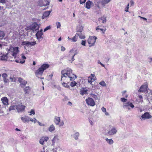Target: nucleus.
Returning a JSON list of instances; mask_svg holds the SVG:
<instances>
[{"label": "nucleus", "instance_id": "f257e3e1", "mask_svg": "<svg viewBox=\"0 0 152 152\" xmlns=\"http://www.w3.org/2000/svg\"><path fill=\"white\" fill-rule=\"evenodd\" d=\"M61 81L65 82L66 80L73 81L77 78L76 76L72 73V70L69 68H67L62 70Z\"/></svg>", "mask_w": 152, "mask_h": 152}, {"label": "nucleus", "instance_id": "f03ea898", "mask_svg": "<svg viewBox=\"0 0 152 152\" xmlns=\"http://www.w3.org/2000/svg\"><path fill=\"white\" fill-rule=\"evenodd\" d=\"M49 65L48 64H44L37 70L35 72L36 76L39 78H40L45 70L48 68Z\"/></svg>", "mask_w": 152, "mask_h": 152}, {"label": "nucleus", "instance_id": "7ed1b4c3", "mask_svg": "<svg viewBox=\"0 0 152 152\" xmlns=\"http://www.w3.org/2000/svg\"><path fill=\"white\" fill-rule=\"evenodd\" d=\"M9 51L12 53V56L15 59L17 57V55L19 52V48L18 47H12L9 50Z\"/></svg>", "mask_w": 152, "mask_h": 152}, {"label": "nucleus", "instance_id": "20e7f679", "mask_svg": "<svg viewBox=\"0 0 152 152\" xmlns=\"http://www.w3.org/2000/svg\"><path fill=\"white\" fill-rule=\"evenodd\" d=\"M97 39V37L95 36H90L88 39V42L89 45V47H91L94 45L95 42Z\"/></svg>", "mask_w": 152, "mask_h": 152}, {"label": "nucleus", "instance_id": "39448f33", "mask_svg": "<svg viewBox=\"0 0 152 152\" xmlns=\"http://www.w3.org/2000/svg\"><path fill=\"white\" fill-rule=\"evenodd\" d=\"M53 121L56 125H58L59 126H63L64 124V122L63 121H61V122L60 117L55 116L54 117Z\"/></svg>", "mask_w": 152, "mask_h": 152}, {"label": "nucleus", "instance_id": "423d86ee", "mask_svg": "<svg viewBox=\"0 0 152 152\" xmlns=\"http://www.w3.org/2000/svg\"><path fill=\"white\" fill-rule=\"evenodd\" d=\"M73 50H72L70 51V53L67 56V59L70 61H74L75 59L74 58V56L76 55L77 53L75 52L74 54L72 53Z\"/></svg>", "mask_w": 152, "mask_h": 152}, {"label": "nucleus", "instance_id": "0eeeda50", "mask_svg": "<svg viewBox=\"0 0 152 152\" xmlns=\"http://www.w3.org/2000/svg\"><path fill=\"white\" fill-rule=\"evenodd\" d=\"M37 39L39 40L40 39H42L43 38V33L42 32V29H41L40 31H38L35 35Z\"/></svg>", "mask_w": 152, "mask_h": 152}, {"label": "nucleus", "instance_id": "6e6552de", "mask_svg": "<svg viewBox=\"0 0 152 152\" xmlns=\"http://www.w3.org/2000/svg\"><path fill=\"white\" fill-rule=\"evenodd\" d=\"M39 27V25H38L37 23L34 22L29 27L30 29L34 30L35 29V31L38 30Z\"/></svg>", "mask_w": 152, "mask_h": 152}, {"label": "nucleus", "instance_id": "1a4fd4ad", "mask_svg": "<svg viewBox=\"0 0 152 152\" xmlns=\"http://www.w3.org/2000/svg\"><path fill=\"white\" fill-rule=\"evenodd\" d=\"M49 3L50 2L47 0H39V5L41 7L47 6Z\"/></svg>", "mask_w": 152, "mask_h": 152}, {"label": "nucleus", "instance_id": "9d476101", "mask_svg": "<svg viewBox=\"0 0 152 152\" xmlns=\"http://www.w3.org/2000/svg\"><path fill=\"white\" fill-rule=\"evenodd\" d=\"M151 117V115L148 112H146L143 114L140 118L142 120L149 119Z\"/></svg>", "mask_w": 152, "mask_h": 152}, {"label": "nucleus", "instance_id": "9b49d317", "mask_svg": "<svg viewBox=\"0 0 152 152\" xmlns=\"http://www.w3.org/2000/svg\"><path fill=\"white\" fill-rule=\"evenodd\" d=\"M117 131L116 128L115 127H113L111 129L108 131V134L109 135H113L116 134Z\"/></svg>", "mask_w": 152, "mask_h": 152}, {"label": "nucleus", "instance_id": "f8f14e48", "mask_svg": "<svg viewBox=\"0 0 152 152\" xmlns=\"http://www.w3.org/2000/svg\"><path fill=\"white\" fill-rule=\"evenodd\" d=\"M148 88V85L145 84L141 86L140 88L138 90L139 92H145L146 91Z\"/></svg>", "mask_w": 152, "mask_h": 152}, {"label": "nucleus", "instance_id": "ddd939ff", "mask_svg": "<svg viewBox=\"0 0 152 152\" xmlns=\"http://www.w3.org/2000/svg\"><path fill=\"white\" fill-rule=\"evenodd\" d=\"M25 107L24 105H16V109L17 110L18 112H23Z\"/></svg>", "mask_w": 152, "mask_h": 152}, {"label": "nucleus", "instance_id": "4468645a", "mask_svg": "<svg viewBox=\"0 0 152 152\" xmlns=\"http://www.w3.org/2000/svg\"><path fill=\"white\" fill-rule=\"evenodd\" d=\"M49 137L47 136H44L42 137L39 140V143L41 145H43L45 142H46L48 140Z\"/></svg>", "mask_w": 152, "mask_h": 152}, {"label": "nucleus", "instance_id": "2eb2a0df", "mask_svg": "<svg viewBox=\"0 0 152 152\" xmlns=\"http://www.w3.org/2000/svg\"><path fill=\"white\" fill-rule=\"evenodd\" d=\"M18 81L20 83V86L22 87H24L27 83V82L20 77L18 79Z\"/></svg>", "mask_w": 152, "mask_h": 152}, {"label": "nucleus", "instance_id": "dca6fc26", "mask_svg": "<svg viewBox=\"0 0 152 152\" xmlns=\"http://www.w3.org/2000/svg\"><path fill=\"white\" fill-rule=\"evenodd\" d=\"M94 6V3L91 1L88 0L86 3V7L87 9H90L91 6Z\"/></svg>", "mask_w": 152, "mask_h": 152}, {"label": "nucleus", "instance_id": "f3484780", "mask_svg": "<svg viewBox=\"0 0 152 152\" xmlns=\"http://www.w3.org/2000/svg\"><path fill=\"white\" fill-rule=\"evenodd\" d=\"M86 101L87 104H95L94 101L91 98H88Z\"/></svg>", "mask_w": 152, "mask_h": 152}, {"label": "nucleus", "instance_id": "a211bd4d", "mask_svg": "<svg viewBox=\"0 0 152 152\" xmlns=\"http://www.w3.org/2000/svg\"><path fill=\"white\" fill-rule=\"evenodd\" d=\"M21 119L23 123L28 122L30 121V117L28 116H25L24 117H21Z\"/></svg>", "mask_w": 152, "mask_h": 152}, {"label": "nucleus", "instance_id": "6ab92c4d", "mask_svg": "<svg viewBox=\"0 0 152 152\" xmlns=\"http://www.w3.org/2000/svg\"><path fill=\"white\" fill-rule=\"evenodd\" d=\"M146 91V95L148 97V99H150L149 97H152V91L149 89H147Z\"/></svg>", "mask_w": 152, "mask_h": 152}, {"label": "nucleus", "instance_id": "aec40b11", "mask_svg": "<svg viewBox=\"0 0 152 152\" xmlns=\"http://www.w3.org/2000/svg\"><path fill=\"white\" fill-rule=\"evenodd\" d=\"M58 140V136H54L52 140V145H54L56 142H57Z\"/></svg>", "mask_w": 152, "mask_h": 152}, {"label": "nucleus", "instance_id": "412c9836", "mask_svg": "<svg viewBox=\"0 0 152 152\" xmlns=\"http://www.w3.org/2000/svg\"><path fill=\"white\" fill-rule=\"evenodd\" d=\"M98 21L100 22H101V21H102V23H105L107 21L106 17L105 15H104L101 18H99Z\"/></svg>", "mask_w": 152, "mask_h": 152}, {"label": "nucleus", "instance_id": "4be33fe9", "mask_svg": "<svg viewBox=\"0 0 152 152\" xmlns=\"http://www.w3.org/2000/svg\"><path fill=\"white\" fill-rule=\"evenodd\" d=\"M134 107V105H124L123 106L124 108L127 111L130 110L131 108H132Z\"/></svg>", "mask_w": 152, "mask_h": 152}, {"label": "nucleus", "instance_id": "5701e85b", "mask_svg": "<svg viewBox=\"0 0 152 152\" xmlns=\"http://www.w3.org/2000/svg\"><path fill=\"white\" fill-rule=\"evenodd\" d=\"M1 100L3 103V104H8V99L6 97H2L1 99Z\"/></svg>", "mask_w": 152, "mask_h": 152}, {"label": "nucleus", "instance_id": "b1692460", "mask_svg": "<svg viewBox=\"0 0 152 152\" xmlns=\"http://www.w3.org/2000/svg\"><path fill=\"white\" fill-rule=\"evenodd\" d=\"M111 0H101L100 1V3L103 7H104L105 6L106 4L109 3Z\"/></svg>", "mask_w": 152, "mask_h": 152}, {"label": "nucleus", "instance_id": "393cba45", "mask_svg": "<svg viewBox=\"0 0 152 152\" xmlns=\"http://www.w3.org/2000/svg\"><path fill=\"white\" fill-rule=\"evenodd\" d=\"M137 108V110L140 113L142 112V111L144 110L145 108L143 106L139 105L138 106L136 107Z\"/></svg>", "mask_w": 152, "mask_h": 152}, {"label": "nucleus", "instance_id": "a878e982", "mask_svg": "<svg viewBox=\"0 0 152 152\" xmlns=\"http://www.w3.org/2000/svg\"><path fill=\"white\" fill-rule=\"evenodd\" d=\"M50 11H46L44 13L42 17V19H44L46 17H48L50 14L51 12Z\"/></svg>", "mask_w": 152, "mask_h": 152}, {"label": "nucleus", "instance_id": "bb28decb", "mask_svg": "<svg viewBox=\"0 0 152 152\" xmlns=\"http://www.w3.org/2000/svg\"><path fill=\"white\" fill-rule=\"evenodd\" d=\"M87 90L86 88H82L80 90V94L81 95H83L87 94Z\"/></svg>", "mask_w": 152, "mask_h": 152}, {"label": "nucleus", "instance_id": "cd10ccee", "mask_svg": "<svg viewBox=\"0 0 152 152\" xmlns=\"http://www.w3.org/2000/svg\"><path fill=\"white\" fill-rule=\"evenodd\" d=\"M80 136V134L78 132L75 133L73 135V137L75 140H78Z\"/></svg>", "mask_w": 152, "mask_h": 152}, {"label": "nucleus", "instance_id": "c85d7f7f", "mask_svg": "<svg viewBox=\"0 0 152 152\" xmlns=\"http://www.w3.org/2000/svg\"><path fill=\"white\" fill-rule=\"evenodd\" d=\"M137 102L138 103L142 104L143 102V98L141 95H139L138 96V98L137 99Z\"/></svg>", "mask_w": 152, "mask_h": 152}, {"label": "nucleus", "instance_id": "c756f323", "mask_svg": "<svg viewBox=\"0 0 152 152\" xmlns=\"http://www.w3.org/2000/svg\"><path fill=\"white\" fill-rule=\"evenodd\" d=\"M24 90L25 94H28L30 91V88L29 86L26 87L24 88Z\"/></svg>", "mask_w": 152, "mask_h": 152}, {"label": "nucleus", "instance_id": "7c9ffc66", "mask_svg": "<svg viewBox=\"0 0 152 152\" xmlns=\"http://www.w3.org/2000/svg\"><path fill=\"white\" fill-rule=\"evenodd\" d=\"M5 34L3 31L0 30V40H2L5 37Z\"/></svg>", "mask_w": 152, "mask_h": 152}, {"label": "nucleus", "instance_id": "2f4dec72", "mask_svg": "<svg viewBox=\"0 0 152 152\" xmlns=\"http://www.w3.org/2000/svg\"><path fill=\"white\" fill-rule=\"evenodd\" d=\"M76 34L79 36V38L81 39H84L85 38V36L81 33H77Z\"/></svg>", "mask_w": 152, "mask_h": 152}, {"label": "nucleus", "instance_id": "473e14b6", "mask_svg": "<svg viewBox=\"0 0 152 152\" xmlns=\"http://www.w3.org/2000/svg\"><path fill=\"white\" fill-rule=\"evenodd\" d=\"M55 129V127L53 124L51 125L48 128V130L50 132H53Z\"/></svg>", "mask_w": 152, "mask_h": 152}, {"label": "nucleus", "instance_id": "72a5a7b5", "mask_svg": "<svg viewBox=\"0 0 152 152\" xmlns=\"http://www.w3.org/2000/svg\"><path fill=\"white\" fill-rule=\"evenodd\" d=\"M106 141L110 145H112L113 144L114 142L113 140L111 139H109L108 138H106L105 139Z\"/></svg>", "mask_w": 152, "mask_h": 152}, {"label": "nucleus", "instance_id": "f704fd0d", "mask_svg": "<svg viewBox=\"0 0 152 152\" xmlns=\"http://www.w3.org/2000/svg\"><path fill=\"white\" fill-rule=\"evenodd\" d=\"M88 83L92 85V82L94 81L95 80L94 78H91V77H88Z\"/></svg>", "mask_w": 152, "mask_h": 152}, {"label": "nucleus", "instance_id": "c9c22d12", "mask_svg": "<svg viewBox=\"0 0 152 152\" xmlns=\"http://www.w3.org/2000/svg\"><path fill=\"white\" fill-rule=\"evenodd\" d=\"M103 112L105 113V114L107 116L109 115V114L107 112H106V109L104 107H102L101 108Z\"/></svg>", "mask_w": 152, "mask_h": 152}, {"label": "nucleus", "instance_id": "e433bc0d", "mask_svg": "<svg viewBox=\"0 0 152 152\" xmlns=\"http://www.w3.org/2000/svg\"><path fill=\"white\" fill-rule=\"evenodd\" d=\"M83 28L82 26L77 27V32L81 33L83 31Z\"/></svg>", "mask_w": 152, "mask_h": 152}, {"label": "nucleus", "instance_id": "4c0bfd02", "mask_svg": "<svg viewBox=\"0 0 152 152\" xmlns=\"http://www.w3.org/2000/svg\"><path fill=\"white\" fill-rule=\"evenodd\" d=\"M60 148L59 146L57 147H55L51 151V152H58V151H60Z\"/></svg>", "mask_w": 152, "mask_h": 152}, {"label": "nucleus", "instance_id": "58836bf2", "mask_svg": "<svg viewBox=\"0 0 152 152\" xmlns=\"http://www.w3.org/2000/svg\"><path fill=\"white\" fill-rule=\"evenodd\" d=\"M77 38L78 36L76 34L72 39L71 40L72 42H76L77 40Z\"/></svg>", "mask_w": 152, "mask_h": 152}, {"label": "nucleus", "instance_id": "ea45409f", "mask_svg": "<svg viewBox=\"0 0 152 152\" xmlns=\"http://www.w3.org/2000/svg\"><path fill=\"white\" fill-rule=\"evenodd\" d=\"M30 42L28 41H23L22 43V45H26L29 46Z\"/></svg>", "mask_w": 152, "mask_h": 152}, {"label": "nucleus", "instance_id": "a19ab883", "mask_svg": "<svg viewBox=\"0 0 152 152\" xmlns=\"http://www.w3.org/2000/svg\"><path fill=\"white\" fill-rule=\"evenodd\" d=\"M66 81H65V82H63L62 83V85L64 87L66 88H69V86L68 85L67 83H66Z\"/></svg>", "mask_w": 152, "mask_h": 152}, {"label": "nucleus", "instance_id": "79ce46f5", "mask_svg": "<svg viewBox=\"0 0 152 152\" xmlns=\"http://www.w3.org/2000/svg\"><path fill=\"white\" fill-rule=\"evenodd\" d=\"M99 84L102 87H105L106 86V84L104 81H102L100 82Z\"/></svg>", "mask_w": 152, "mask_h": 152}, {"label": "nucleus", "instance_id": "37998d69", "mask_svg": "<svg viewBox=\"0 0 152 152\" xmlns=\"http://www.w3.org/2000/svg\"><path fill=\"white\" fill-rule=\"evenodd\" d=\"M15 61L16 62H17V63H19L21 64L24 63L25 62V60L22 61H21L20 60V59H16L15 60Z\"/></svg>", "mask_w": 152, "mask_h": 152}, {"label": "nucleus", "instance_id": "c03bdc74", "mask_svg": "<svg viewBox=\"0 0 152 152\" xmlns=\"http://www.w3.org/2000/svg\"><path fill=\"white\" fill-rule=\"evenodd\" d=\"M16 109V105H13L11 106L9 108V111H11L12 110H15Z\"/></svg>", "mask_w": 152, "mask_h": 152}, {"label": "nucleus", "instance_id": "a18cd8bd", "mask_svg": "<svg viewBox=\"0 0 152 152\" xmlns=\"http://www.w3.org/2000/svg\"><path fill=\"white\" fill-rule=\"evenodd\" d=\"M99 26H98L96 28V31H97L98 30H100L101 31H102L103 33H104V32L105 31L106 29H103L99 28Z\"/></svg>", "mask_w": 152, "mask_h": 152}, {"label": "nucleus", "instance_id": "49530a36", "mask_svg": "<svg viewBox=\"0 0 152 152\" xmlns=\"http://www.w3.org/2000/svg\"><path fill=\"white\" fill-rule=\"evenodd\" d=\"M7 56L5 55H3L1 56V59L2 60H7Z\"/></svg>", "mask_w": 152, "mask_h": 152}, {"label": "nucleus", "instance_id": "de8ad7c7", "mask_svg": "<svg viewBox=\"0 0 152 152\" xmlns=\"http://www.w3.org/2000/svg\"><path fill=\"white\" fill-rule=\"evenodd\" d=\"M76 84L77 83L75 81H72L71 82L70 85L72 87H73L76 86Z\"/></svg>", "mask_w": 152, "mask_h": 152}, {"label": "nucleus", "instance_id": "09e8293b", "mask_svg": "<svg viewBox=\"0 0 152 152\" xmlns=\"http://www.w3.org/2000/svg\"><path fill=\"white\" fill-rule=\"evenodd\" d=\"M10 79L11 82H15L16 80L15 77H12L11 75L10 76Z\"/></svg>", "mask_w": 152, "mask_h": 152}, {"label": "nucleus", "instance_id": "8fccbe9b", "mask_svg": "<svg viewBox=\"0 0 152 152\" xmlns=\"http://www.w3.org/2000/svg\"><path fill=\"white\" fill-rule=\"evenodd\" d=\"M2 77H3V79L7 78V75L5 73H3L2 75Z\"/></svg>", "mask_w": 152, "mask_h": 152}, {"label": "nucleus", "instance_id": "3c124183", "mask_svg": "<svg viewBox=\"0 0 152 152\" xmlns=\"http://www.w3.org/2000/svg\"><path fill=\"white\" fill-rule=\"evenodd\" d=\"M36 44V43L35 41L33 42H30V43L29 44V46H34Z\"/></svg>", "mask_w": 152, "mask_h": 152}, {"label": "nucleus", "instance_id": "603ef678", "mask_svg": "<svg viewBox=\"0 0 152 152\" xmlns=\"http://www.w3.org/2000/svg\"><path fill=\"white\" fill-rule=\"evenodd\" d=\"M56 25L57 26V28H60L61 26V24L60 22H58L56 23Z\"/></svg>", "mask_w": 152, "mask_h": 152}, {"label": "nucleus", "instance_id": "864d4df0", "mask_svg": "<svg viewBox=\"0 0 152 152\" xmlns=\"http://www.w3.org/2000/svg\"><path fill=\"white\" fill-rule=\"evenodd\" d=\"M50 28H51V27L50 26H47L45 28V29H44V32H45L46 31H47L48 30L50 29Z\"/></svg>", "mask_w": 152, "mask_h": 152}, {"label": "nucleus", "instance_id": "5fc2aeb1", "mask_svg": "<svg viewBox=\"0 0 152 152\" xmlns=\"http://www.w3.org/2000/svg\"><path fill=\"white\" fill-rule=\"evenodd\" d=\"M121 102H126L127 101V99H125L124 98H121Z\"/></svg>", "mask_w": 152, "mask_h": 152}, {"label": "nucleus", "instance_id": "6e6d98bb", "mask_svg": "<svg viewBox=\"0 0 152 152\" xmlns=\"http://www.w3.org/2000/svg\"><path fill=\"white\" fill-rule=\"evenodd\" d=\"M86 40H82L81 41V44L84 46H86Z\"/></svg>", "mask_w": 152, "mask_h": 152}, {"label": "nucleus", "instance_id": "4d7b16f0", "mask_svg": "<svg viewBox=\"0 0 152 152\" xmlns=\"http://www.w3.org/2000/svg\"><path fill=\"white\" fill-rule=\"evenodd\" d=\"M126 91H124L122 92V94L125 97H127L128 96V95L126 94Z\"/></svg>", "mask_w": 152, "mask_h": 152}, {"label": "nucleus", "instance_id": "13d9d810", "mask_svg": "<svg viewBox=\"0 0 152 152\" xmlns=\"http://www.w3.org/2000/svg\"><path fill=\"white\" fill-rule=\"evenodd\" d=\"M3 81L5 83H8L9 82V80L7 78L3 79Z\"/></svg>", "mask_w": 152, "mask_h": 152}, {"label": "nucleus", "instance_id": "bf43d9fd", "mask_svg": "<svg viewBox=\"0 0 152 152\" xmlns=\"http://www.w3.org/2000/svg\"><path fill=\"white\" fill-rule=\"evenodd\" d=\"M129 4H128L126 6V7L125 9V11L126 12H128V10L129 8Z\"/></svg>", "mask_w": 152, "mask_h": 152}, {"label": "nucleus", "instance_id": "052dcab7", "mask_svg": "<svg viewBox=\"0 0 152 152\" xmlns=\"http://www.w3.org/2000/svg\"><path fill=\"white\" fill-rule=\"evenodd\" d=\"M30 113H31V114H30V115H31L32 114L33 115L35 114V113L34 110L31 109V111L30 112Z\"/></svg>", "mask_w": 152, "mask_h": 152}, {"label": "nucleus", "instance_id": "680f3d73", "mask_svg": "<svg viewBox=\"0 0 152 152\" xmlns=\"http://www.w3.org/2000/svg\"><path fill=\"white\" fill-rule=\"evenodd\" d=\"M86 0H80V3L81 4L84 3Z\"/></svg>", "mask_w": 152, "mask_h": 152}, {"label": "nucleus", "instance_id": "e2e57ef3", "mask_svg": "<svg viewBox=\"0 0 152 152\" xmlns=\"http://www.w3.org/2000/svg\"><path fill=\"white\" fill-rule=\"evenodd\" d=\"M91 96L92 97L94 98H95L96 99H98L97 96L96 95H95L94 94H92L91 95Z\"/></svg>", "mask_w": 152, "mask_h": 152}, {"label": "nucleus", "instance_id": "0e129e2a", "mask_svg": "<svg viewBox=\"0 0 152 152\" xmlns=\"http://www.w3.org/2000/svg\"><path fill=\"white\" fill-rule=\"evenodd\" d=\"M89 77H91V78H94V79L95 78V75L94 74H91Z\"/></svg>", "mask_w": 152, "mask_h": 152}, {"label": "nucleus", "instance_id": "69168bd1", "mask_svg": "<svg viewBox=\"0 0 152 152\" xmlns=\"http://www.w3.org/2000/svg\"><path fill=\"white\" fill-rule=\"evenodd\" d=\"M138 17L140 18L141 19H143L144 20L146 21L147 20V19L145 18L141 17L140 16H139Z\"/></svg>", "mask_w": 152, "mask_h": 152}, {"label": "nucleus", "instance_id": "338daca9", "mask_svg": "<svg viewBox=\"0 0 152 152\" xmlns=\"http://www.w3.org/2000/svg\"><path fill=\"white\" fill-rule=\"evenodd\" d=\"M89 122L91 125L93 126L94 125V123L91 120H89Z\"/></svg>", "mask_w": 152, "mask_h": 152}, {"label": "nucleus", "instance_id": "774afa93", "mask_svg": "<svg viewBox=\"0 0 152 152\" xmlns=\"http://www.w3.org/2000/svg\"><path fill=\"white\" fill-rule=\"evenodd\" d=\"M148 59L149 62L151 63V62H152V58H149Z\"/></svg>", "mask_w": 152, "mask_h": 152}]
</instances>
